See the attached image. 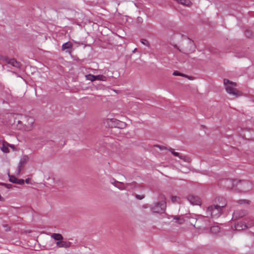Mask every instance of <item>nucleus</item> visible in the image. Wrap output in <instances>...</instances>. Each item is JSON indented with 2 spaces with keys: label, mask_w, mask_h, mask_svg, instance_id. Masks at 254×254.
Masks as SVG:
<instances>
[{
  "label": "nucleus",
  "mask_w": 254,
  "mask_h": 254,
  "mask_svg": "<svg viewBox=\"0 0 254 254\" xmlns=\"http://www.w3.org/2000/svg\"><path fill=\"white\" fill-rule=\"evenodd\" d=\"M140 42L142 44L145 45L147 47H149L150 46V44L149 42L146 39H141Z\"/></svg>",
  "instance_id": "bb28decb"
},
{
  "label": "nucleus",
  "mask_w": 254,
  "mask_h": 254,
  "mask_svg": "<svg viewBox=\"0 0 254 254\" xmlns=\"http://www.w3.org/2000/svg\"><path fill=\"white\" fill-rule=\"evenodd\" d=\"M137 21L138 22H142V18L140 17H138L137 18Z\"/></svg>",
  "instance_id": "4c0bfd02"
},
{
  "label": "nucleus",
  "mask_w": 254,
  "mask_h": 254,
  "mask_svg": "<svg viewBox=\"0 0 254 254\" xmlns=\"http://www.w3.org/2000/svg\"><path fill=\"white\" fill-rule=\"evenodd\" d=\"M29 181H30V179L29 178L26 179L25 181H24V182H25V183L26 184H29Z\"/></svg>",
  "instance_id": "ea45409f"
},
{
  "label": "nucleus",
  "mask_w": 254,
  "mask_h": 254,
  "mask_svg": "<svg viewBox=\"0 0 254 254\" xmlns=\"http://www.w3.org/2000/svg\"><path fill=\"white\" fill-rule=\"evenodd\" d=\"M251 226L252 225H247L245 222H239L234 225V226L233 227V229L237 231H240Z\"/></svg>",
  "instance_id": "9b49d317"
},
{
  "label": "nucleus",
  "mask_w": 254,
  "mask_h": 254,
  "mask_svg": "<svg viewBox=\"0 0 254 254\" xmlns=\"http://www.w3.org/2000/svg\"><path fill=\"white\" fill-rule=\"evenodd\" d=\"M210 230L213 233H217L219 231L220 228L217 226H214L211 228Z\"/></svg>",
  "instance_id": "393cba45"
},
{
  "label": "nucleus",
  "mask_w": 254,
  "mask_h": 254,
  "mask_svg": "<svg viewBox=\"0 0 254 254\" xmlns=\"http://www.w3.org/2000/svg\"><path fill=\"white\" fill-rule=\"evenodd\" d=\"M245 35L247 36V37H250L251 35H252V33L251 32V31H245Z\"/></svg>",
  "instance_id": "2f4dec72"
},
{
  "label": "nucleus",
  "mask_w": 254,
  "mask_h": 254,
  "mask_svg": "<svg viewBox=\"0 0 254 254\" xmlns=\"http://www.w3.org/2000/svg\"><path fill=\"white\" fill-rule=\"evenodd\" d=\"M215 202L218 203L217 204V206H220V207L222 209V208L225 207L227 205V202L226 199L223 197L218 196L215 199Z\"/></svg>",
  "instance_id": "ddd939ff"
},
{
  "label": "nucleus",
  "mask_w": 254,
  "mask_h": 254,
  "mask_svg": "<svg viewBox=\"0 0 254 254\" xmlns=\"http://www.w3.org/2000/svg\"><path fill=\"white\" fill-rule=\"evenodd\" d=\"M14 66L15 67H17L18 68H20L21 66V64L19 63H18L16 61V64H14Z\"/></svg>",
  "instance_id": "7c9ffc66"
},
{
  "label": "nucleus",
  "mask_w": 254,
  "mask_h": 254,
  "mask_svg": "<svg viewBox=\"0 0 254 254\" xmlns=\"http://www.w3.org/2000/svg\"><path fill=\"white\" fill-rule=\"evenodd\" d=\"M72 47V44L69 42L64 43L62 46V49L64 51L66 49H71Z\"/></svg>",
  "instance_id": "6ab92c4d"
},
{
  "label": "nucleus",
  "mask_w": 254,
  "mask_h": 254,
  "mask_svg": "<svg viewBox=\"0 0 254 254\" xmlns=\"http://www.w3.org/2000/svg\"><path fill=\"white\" fill-rule=\"evenodd\" d=\"M179 197L176 196H173L171 197V200L173 202H176L178 201Z\"/></svg>",
  "instance_id": "c756f323"
},
{
  "label": "nucleus",
  "mask_w": 254,
  "mask_h": 254,
  "mask_svg": "<svg viewBox=\"0 0 254 254\" xmlns=\"http://www.w3.org/2000/svg\"><path fill=\"white\" fill-rule=\"evenodd\" d=\"M248 214L246 210H236L234 212L233 215V219H239Z\"/></svg>",
  "instance_id": "9d476101"
},
{
  "label": "nucleus",
  "mask_w": 254,
  "mask_h": 254,
  "mask_svg": "<svg viewBox=\"0 0 254 254\" xmlns=\"http://www.w3.org/2000/svg\"><path fill=\"white\" fill-rule=\"evenodd\" d=\"M166 207V202L164 201H162L155 203L151 207V210L154 213H161L165 211Z\"/></svg>",
  "instance_id": "423d86ee"
},
{
  "label": "nucleus",
  "mask_w": 254,
  "mask_h": 254,
  "mask_svg": "<svg viewBox=\"0 0 254 254\" xmlns=\"http://www.w3.org/2000/svg\"><path fill=\"white\" fill-rule=\"evenodd\" d=\"M188 200L193 205H200L201 203V199L198 196L193 194H189L187 196Z\"/></svg>",
  "instance_id": "6e6552de"
},
{
  "label": "nucleus",
  "mask_w": 254,
  "mask_h": 254,
  "mask_svg": "<svg viewBox=\"0 0 254 254\" xmlns=\"http://www.w3.org/2000/svg\"><path fill=\"white\" fill-rule=\"evenodd\" d=\"M8 144L3 142L2 147H1V149L4 153H7L9 152V150L8 148Z\"/></svg>",
  "instance_id": "4be33fe9"
},
{
  "label": "nucleus",
  "mask_w": 254,
  "mask_h": 254,
  "mask_svg": "<svg viewBox=\"0 0 254 254\" xmlns=\"http://www.w3.org/2000/svg\"><path fill=\"white\" fill-rule=\"evenodd\" d=\"M9 181L13 183L19 185H23L24 183V180L23 179H19L13 176H9Z\"/></svg>",
  "instance_id": "2eb2a0df"
},
{
  "label": "nucleus",
  "mask_w": 254,
  "mask_h": 254,
  "mask_svg": "<svg viewBox=\"0 0 254 254\" xmlns=\"http://www.w3.org/2000/svg\"><path fill=\"white\" fill-rule=\"evenodd\" d=\"M223 83L227 93L238 97L242 95L241 93L236 88L237 83L227 79H224Z\"/></svg>",
  "instance_id": "f257e3e1"
},
{
  "label": "nucleus",
  "mask_w": 254,
  "mask_h": 254,
  "mask_svg": "<svg viewBox=\"0 0 254 254\" xmlns=\"http://www.w3.org/2000/svg\"><path fill=\"white\" fill-rule=\"evenodd\" d=\"M173 75L175 76H180V75H181V73L178 72V71H175L173 73Z\"/></svg>",
  "instance_id": "473e14b6"
},
{
  "label": "nucleus",
  "mask_w": 254,
  "mask_h": 254,
  "mask_svg": "<svg viewBox=\"0 0 254 254\" xmlns=\"http://www.w3.org/2000/svg\"><path fill=\"white\" fill-rule=\"evenodd\" d=\"M180 51L186 54H189L194 51L195 49L194 44L190 39H186L183 41L181 48L175 46Z\"/></svg>",
  "instance_id": "f03ea898"
},
{
  "label": "nucleus",
  "mask_w": 254,
  "mask_h": 254,
  "mask_svg": "<svg viewBox=\"0 0 254 254\" xmlns=\"http://www.w3.org/2000/svg\"><path fill=\"white\" fill-rule=\"evenodd\" d=\"M112 184L116 187L118 188L120 190H126L128 186H135L136 183L135 182H132L131 183H127L124 186V184L122 182L115 181L112 182Z\"/></svg>",
  "instance_id": "0eeeda50"
},
{
  "label": "nucleus",
  "mask_w": 254,
  "mask_h": 254,
  "mask_svg": "<svg viewBox=\"0 0 254 254\" xmlns=\"http://www.w3.org/2000/svg\"><path fill=\"white\" fill-rule=\"evenodd\" d=\"M56 245L59 248H68L71 246V243L69 241L61 240L60 242H57Z\"/></svg>",
  "instance_id": "4468645a"
},
{
  "label": "nucleus",
  "mask_w": 254,
  "mask_h": 254,
  "mask_svg": "<svg viewBox=\"0 0 254 254\" xmlns=\"http://www.w3.org/2000/svg\"><path fill=\"white\" fill-rule=\"evenodd\" d=\"M6 57H3L2 56L0 55V61H5V58Z\"/></svg>",
  "instance_id": "e433bc0d"
},
{
  "label": "nucleus",
  "mask_w": 254,
  "mask_h": 254,
  "mask_svg": "<svg viewBox=\"0 0 254 254\" xmlns=\"http://www.w3.org/2000/svg\"><path fill=\"white\" fill-rule=\"evenodd\" d=\"M29 158L28 156L25 155L23 156L20 160V161L18 166V174H19L22 168L24 166V164L27 162Z\"/></svg>",
  "instance_id": "f8f14e48"
},
{
  "label": "nucleus",
  "mask_w": 254,
  "mask_h": 254,
  "mask_svg": "<svg viewBox=\"0 0 254 254\" xmlns=\"http://www.w3.org/2000/svg\"><path fill=\"white\" fill-rule=\"evenodd\" d=\"M8 146H9V147H11L12 148H14V146L12 145H10V144H8Z\"/></svg>",
  "instance_id": "a19ab883"
},
{
  "label": "nucleus",
  "mask_w": 254,
  "mask_h": 254,
  "mask_svg": "<svg viewBox=\"0 0 254 254\" xmlns=\"http://www.w3.org/2000/svg\"><path fill=\"white\" fill-rule=\"evenodd\" d=\"M95 80L105 81L107 80V77L102 74L97 75H95Z\"/></svg>",
  "instance_id": "412c9836"
},
{
  "label": "nucleus",
  "mask_w": 254,
  "mask_h": 254,
  "mask_svg": "<svg viewBox=\"0 0 254 254\" xmlns=\"http://www.w3.org/2000/svg\"><path fill=\"white\" fill-rule=\"evenodd\" d=\"M169 150L175 156H177L180 158V156L181 155V154H180L178 152H175L174 150L172 148H170L169 149Z\"/></svg>",
  "instance_id": "a878e982"
},
{
  "label": "nucleus",
  "mask_w": 254,
  "mask_h": 254,
  "mask_svg": "<svg viewBox=\"0 0 254 254\" xmlns=\"http://www.w3.org/2000/svg\"><path fill=\"white\" fill-rule=\"evenodd\" d=\"M35 120L33 117L25 116L21 122L23 126V129L25 131H29L33 128Z\"/></svg>",
  "instance_id": "39448f33"
},
{
  "label": "nucleus",
  "mask_w": 254,
  "mask_h": 254,
  "mask_svg": "<svg viewBox=\"0 0 254 254\" xmlns=\"http://www.w3.org/2000/svg\"><path fill=\"white\" fill-rule=\"evenodd\" d=\"M51 237L54 240L57 241V242H60L61 240H63L64 238L61 234L59 233H53L51 235Z\"/></svg>",
  "instance_id": "f3484780"
},
{
  "label": "nucleus",
  "mask_w": 254,
  "mask_h": 254,
  "mask_svg": "<svg viewBox=\"0 0 254 254\" xmlns=\"http://www.w3.org/2000/svg\"><path fill=\"white\" fill-rule=\"evenodd\" d=\"M172 217L176 220V223L179 224H182L185 222V219L181 216H172Z\"/></svg>",
  "instance_id": "a211bd4d"
},
{
  "label": "nucleus",
  "mask_w": 254,
  "mask_h": 254,
  "mask_svg": "<svg viewBox=\"0 0 254 254\" xmlns=\"http://www.w3.org/2000/svg\"><path fill=\"white\" fill-rule=\"evenodd\" d=\"M135 196L138 199H142V198H143L144 197V196H140L139 194H136Z\"/></svg>",
  "instance_id": "72a5a7b5"
},
{
  "label": "nucleus",
  "mask_w": 254,
  "mask_h": 254,
  "mask_svg": "<svg viewBox=\"0 0 254 254\" xmlns=\"http://www.w3.org/2000/svg\"><path fill=\"white\" fill-rule=\"evenodd\" d=\"M137 49L135 48L133 51V53H134L135 52V51H136Z\"/></svg>",
  "instance_id": "79ce46f5"
},
{
  "label": "nucleus",
  "mask_w": 254,
  "mask_h": 254,
  "mask_svg": "<svg viewBox=\"0 0 254 254\" xmlns=\"http://www.w3.org/2000/svg\"><path fill=\"white\" fill-rule=\"evenodd\" d=\"M155 146L159 148L160 149H166V148L165 147L161 146H160L159 145H156Z\"/></svg>",
  "instance_id": "f704fd0d"
},
{
  "label": "nucleus",
  "mask_w": 254,
  "mask_h": 254,
  "mask_svg": "<svg viewBox=\"0 0 254 254\" xmlns=\"http://www.w3.org/2000/svg\"><path fill=\"white\" fill-rule=\"evenodd\" d=\"M237 181L231 179H227L224 181L223 184L224 187L228 190L232 189L234 187H236Z\"/></svg>",
  "instance_id": "1a4fd4ad"
},
{
  "label": "nucleus",
  "mask_w": 254,
  "mask_h": 254,
  "mask_svg": "<svg viewBox=\"0 0 254 254\" xmlns=\"http://www.w3.org/2000/svg\"><path fill=\"white\" fill-rule=\"evenodd\" d=\"M190 171V169L189 167H183L181 169V171L182 172L185 173H187L189 172Z\"/></svg>",
  "instance_id": "c85d7f7f"
},
{
  "label": "nucleus",
  "mask_w": 254,
  "mask_h": 254,
  "mask_svg": "<svg viewBox=\"0 0 254 254\" xmlns=\"http://www.w3.org/2000/svg\"><path fill=\"white\" fill-rule=\"evenodd\" d=\"M236 187L242 192H248L253 189V184L249 181H237Z\"/></svg>",
  "instance_id": "20e7f679"
},
{
  "label": "nucleus",
  "mask_w": 254,
  "mask_h": 254,
  "mask_svg": "<svg viewBox=\"0 0 254 254\" xmlns=\"http://www.w3.org/2000/svg\"><path fill=\"white\" fill-rule=\"evenodd\" d=\"M3 226L6 228V231H9L10 228L7 225H3Z\"/></svg>",
  "instance_id": "c9c22d12"
},
{
  "label": "nucleus",
  "mask_w": 254,
  "mask_h": 254,
  "mask_svg": "<svg viewBox=\"0 0 254 254\" xmlns=\"http://www.w3.org/2000/svg\"><path fill=\"white\" fill-rule=\"evenodd\" d=\"M180 158L183 160L185 162L187 163H190L191 161V158L187 156L181 155L180 156Z\"/></svg>",
  "instance_id": "5701e85b"
},
{
  "label": "nucleus",
  "mask_w": 254,
  "mask_h": 254,
  "mask_svg": "<svg viewBox=\"0 0 254 254\" xmlns=\"http://www.w3.org/2000/svg\"><path fill=\"white\" fill-rule=\"evenodd\" d=\"M250 201L246 199L239 200L238 201V203L240 204H249Z\"/></svg>",
  "instance_id": "cd10ccee"
},
{
  "label": "nucleus",
  "mask_w": 254,
  "mask_h": 254,
  "mask_svg": "<svg viewBox=\"0 0 254 254\" xmlns=\"http://www.w3.org/2000/svg\"><path fill=\"white\" fill-rule=\"evenodd\" d=\"M5 61L8 64L12 66H14V64H16V61L13 59H9L8 58L6 57L5 58Z\"/></svg>",
  "instance_id": "aec40b11"
},
{
  "label": "nucleus",
  "mask_w": 254,
  "mask_h": 254,
  "mask_svg": "<svg viewBox=\"0 0 254 254\" xmlns=\"http://www.w3.org/2000/svg\"><path fill=\"white\" fill-rule=\"evenodd\" d=\"M85 77L87 80H90L91 81H94L96 80L95 75L91 74H87L85 76Z\"/></svg>",
  "instance_id": "b1692460"
},
{
  "label": "nucleus",
  "mask_w": 254,
  "mask_h": 254,
  "mask_svg": "<svg viewBox=\"0 0 254 254\" xmlns=\"http://www.w3.org/2000/svg\"><path fill=\"white\" fill-rule=\"evenodd\" d=\"M68 52H69V54H71V51H69Z\"/></svg>",
  "instance_id": "37998d69"
},
{
  "label": "nucleus",
  "mask_w": 254,
  "mask_h": 254,
  "mask_svg": "<svg viewBox=\"0 0 254 254\" xmlns=\"http://www.w3.org/2000/svg\"><path fill=\"white\" fill-rule=\"evenodd\" d=\"M180 76H183V77H187V78H189V76L186 74H184L183 73H181V75H180Z\"/></svg>",
  "instance_id": "58836bf2"
},
{
  "label": "nucleus",
  "mask_w": 254,
  "mask_h": 254,
  "mask_svg": "<svg viewBox=\"0 0 254 254\" xmlns=\"http://www.w3.org/2000/svg\"><path fill=\"white\" fill-rule=\"evenodd\" d=\"M111 121L114 122L116 124V127L120 128H125L126 127V124L125 122H121L115 119H111Z\"/></svg>",
  "instance_id": "dca6fc26"
},
{
  "label": "nucleus",
  "mask_w": 254,
  "mask_h": 254,
  "mask_svg": "<svg viewBox=\"0 0 254 254\" xmlns=\"http://www.w3.org/2000/svg\"><path fill=\"white\" fill-rule=\"evenodd\" d=\"M222 213V210L220 206L216 205H211L208 207L206 209L207 217L210 216L212 218H217L221 215Z\"/></svg>",
  "instance_id": "7ed1b4c3"
}]
</instances>
